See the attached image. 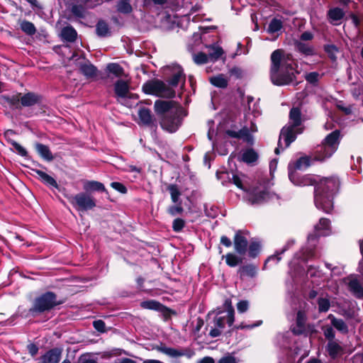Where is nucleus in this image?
Returning <instances> with one entry per match:
<instances>
[{"label": "nucleus", "instance_id": "dca6fc26", "mask_svg": "<svg viewBox=\"0 0 363 363\" xmlns=\"http://www.w3.org/2000/svg\"><path fill=\"white\" fill-rule=\"evenodd\" d=\"M235 250L240 255H244L247 248V240L241 231H238L234 237Z\"/></svg>", "mask_w": 363, "mask_h": 363}, {"label": "nucleus", "instance_id": "c756f323", "mask_svg": "<svg viewBox=\"0 0 363 363\" xmlns=\"http://www.w3.org/2000/svg\"><path fill=\"white\" fill-rule=\"evenodd\" d=\"M238 272L241 277H254L257 273V268L252 264H248L240 267Z\"/></svg>", "mask_w": 363, "mask_h": 363}, {"label": "nucleus", "instance_id": "f704fd0d", "mask_svg": "<svg viewBox=\"0 0 363 363\" xmlns=\"http://www.w3.org/2000/svg\"><path fill=\"white\" fill-rule=\"evenodd\" d=\"M80 70L87 77H93L96 74V67L90 63L82 65Z\"/></svg>", "mask_w": 363, "mask_h": 363}, {"label": "nucleus", "instance_id": "3c124183", "mask_svg": "<svg viewBox=\"0 0 363 363\" xmlns=\"http://www.w3.org/2000/svg\"><path fill=\"white\" fill-rule=\"evenodd\" d=\"M325 50L333 61L336 60L337 54L339 52L336 46L333 45H328L325 47Z\"/></svg>", "mask_w": 363, "mask_h": 363}, {"label": "nucleus", "instance_id": "5fc2aeb1", "mask_svg": "<svg viewBox=\"0 0 363 363\" xmlns=\"http://www.w3.org/2000/svg\"><path fill=\"white\" fill-rule=\"evenodd\" d=\"M325 337L330 341H333L335 337V332L332 327L325 326L323 328Z\"/></svg>", "mask_w": 363, "mask_h": 363}, {"label": "nucleus", "instance_id": "e2e57ef3", "mask_svg": "<svg viewBox=\"0 0 363 363\" xmlns=\"http://www.w3.org/2000/svg\"><path fill=\"white\" fill-rule=\"evenodd\" d=\"M313 256V250L311 248H310V249H307V250H304L302 252L301 259H303V262H306L308 260V259H309L310 257H312Z\"/></svg>", "mask_w": 363, "mask_h": 363}, {"label": "nucleus", "instance_id": "a19ab883", "mask_svg": "<svg viewBox=\"0 0 363 363\" xmlns=\"http://www.w3.org/2000/svg\"><path fill=\"white\" fill-rule=\"evenodd\" d=\"M168 190L169 191L172 202L174 203H181L179 201V196H181V192L177 186L174 184H171L168 186Z\"/></svg>", "mask_w": 363, "mask_h": 363}, {"label": "nucleus", "instance_id": "6e6552de", "mask_svg": "<svg viewBox=\"0 0 363 363\" xmlns=\"http://www.w3.org/2000/svg\"><path fill=\"white\" fill-rule=\"evenodd\" d=\"M245 197L250 203L255 205L261 204L277 196L269 192L264 186L259 185L247 191Z\"/></svg>", "mask_w": 363, "mask_h": 363}, {"label": "nucleus", "instance_id": "6e6d98bb", "mask_svg": "<svg viewBox=\"0 0 363 363\" xmlns=\"http://www.w3.org/2000/svg\"><path fill=\"white\" fill-rule=\"evenodd\" d=\"M111 186L121 194L127 192V188L122 183L114 182L111 184Z\"/></svg>", "mask_w": 363, "mask_h": 363}, {"label": "nucleus", "instance_id": "cd10ccee", "mask_svg": "<svg viewBox=\"0 0 363 363\" xmlns=\"http://www.w3.org/2000/svg\"><path fill=\"white\" fill-rule=\"evenodd\" d=\"M84 189L86 191H105L104 185L96 181H86L84 183Z\"/></svg>", "mask_w": 363, "mask_h": 363}, {"label": "nucleus", "instance_id": "09e8293b", "mask_svg": "<svg viewBox=\"0 0 363 363\" xmlns=\"http://www.w3.org/2000/svg\"><path fill=\"white\" fill-rule=\"evenodd\" d=\"M141 306L143 308L158 311L160 308L161 304L156 301H146L141 303Z\"/></svg>", "mask_w": 363, "mask_h": 363}, {"label": "nucleus", "instance_id": "864d4df0", "mask_svg": "<svg viewBox=\"0 0 363 363\" xmlns=\"http://www.w3.org/2000/svg\"><path fill=\"white\" fill-rule=\"evenodd\" d=\"M185 222L182 218H176L172 223V228L175 232L181 231L184 227Z\"/></svg>", "mask_w": 363, "mask_h": 363}, {"label": "nucleus", "instance_id": "ea45409f", "mask_svg": "<svg viewBox=\"0 0 363 363\" xmlns=\"http://www.w3.org/2000/svg\"><path fill=\"white\" fill-rule=\"evenodd\" d=\"M257 159V154L253 150H247L242 155V161L246 163H252Z\"/></svg>", "mask_w": 363, "mask_h": 363}, {"label": "nucleus", "instance_id": "20e7f679", "mask_svg": "<svg viewBox=\"0 0 363 363\" xmlns=\"http://www.w3.org/2000/svg\"><path fill=\"white\" fill-rule=\"evenodd\" d=\"M255 106H256L255 104L252 111H251V108L250 107L249 111L245 115L246 123L249 121L250 125L248 126V125L246 124L239 131L228 130L226 132L228 135L235 138L242 139L248 143H252L253 137L252 136L251 133H256L257 131V128L254 121L255 118L258 117L261 114L259 110Z\"/></svg>", "mask_w": 363, "mask_h": 363}, {"label": "nucleus", "instance_id": "13d9d810", "mask_svg": "<svg viewBox=\"0 0 363 363\" xmlns=\"http://www.w3.org/2000/svg\"><path fill=\"white\" fill-rule=\"evenodd\" d=\"M319 74L317 72H311L306 75V79L310 83H315L318 79Z\"/></svg>", "mask_w": 363, "mask_h": 363}, {"label": "nucleus", "instance_id": "58836bf2", "mask_svg": "<svg viewBox=\"0 0 363 363\" xmlns=\"http://www.w3.org/2000/svg\"><path fill=\"white\" fill-rule=\"evenodd\" d=\"M96 34L100 37H106L109 34V28L104 21H99L96 26Z\"/></svg>", "mask_w": 363, "mask_h": 363}, {"label": "nucleus", "instance_id": "393cba45", "mask_svg": "<svg viewBox=\"0 0 363 363\" xmlns=\"http://www.w3.org/2000/svg\"><path fill=\"white\" fill-rule=\"evenodd\" d=\"M61 38L67 42H74L77 36V31L72 26H66L61 31Z\"/></svg>", "mask_w": 363, "mask_h": 363}, {"label": "nucleus", "instance_id": "a18cd8bd", "mask_svg": "<svg viewBox=\"0 0 363 363\" xmlns=\"http://www.w3.org/2000/svg\"><path fill=\"white\" fill-rule=\"evenodd\" d=\"M311 165V159L308 157H300L294 164L296 169H306Z\"/></svg>", "mask_w": 363, "mask_h": 363}, {"label": "nucleus", "instance_id": "4468645a", "mask_svg": "<svg viewBox=\"0 0 363 363\" xmlns=\"http://www.w3.org/2000/svg\"><path fill=\"white\" fill-rule=\"evenodd\" d=\"M170 71L171 77L169 79V84L173 87L177 86L179 84L182 83V85L185 83V75L181 66L178 65H172L167 67Z\"/></svg>", "mask_w": 363, "mask_h": 363}, {"label": "nucleus", "instance_id": "0e129e2a", "mask_svg": "<svg viewBox=\"0 0 363 363\" xmlns=\"http://www.w3.org/2000/svg\"><path fill=\"white\" fill-rule=\"evenodd\" d=\"M262 322L261 320H259V321H257L254 325H245L243 323H241V324H240L239 325L237 326V328L238 329H245V328H247V329H252V328H255L256 326L260 325L262 324Z\"/></svg>", "mask_w": 363, "mask_h": 363}, {"label": "nucleus", "instance_id": "4d7b16f0", "mask_svg": "<svg viewBox=\"0 0 363 363\" xmlns=\"http://www.w3.org/2000/svg\"><path fill=\"white\" fill-rule=\"evenodd\" d=\"M249 307V303L247 301H240L237 304L238 311L242 313L247 311Z\"/></svg>", "mask_w": 363, "mask_h": 363}, {"label": "nucleus", "instance_id": "8fccbe9b", "mask_svg": "<svg viewBox=\"0 0 363 363\" xmlns=\"http://www.w3.org/2000/svg\"><path fill=\"white\" fill-rule=\"evenodd\" d=\"M318 305L319 312H327L330 306V301L326 298H319Z\"/></svg>", "mask_w": 363, "mask_h": 363}, {"label": "nucleus", "instance_id": "f3484780", "mask_svg": "<svg viewBox=\"0 0 363 363\" xmlns=\"http://www.w3.org/2000/svg\"><path fill=\"white\" fill-rule=\"evenodd\" d=\"M350 291L358 298H363V284L356 277L349 278Z\"/></svg>", "mask_w": 363, "mask_h": 363}, {"label": "nucleus", "instance_id": "7c9ffc66", "mask_svg": "<svg viewBox=\"0 0 363 363\" xmlns=\"http://www.w3.org/2000/svg\"><path fill=\"white\" fill-rule=\"evenodd\" d=\"M106 70L116 77L125 76L123 68L117 63H109L106 66Z\"/></svg>", "mask_w": 363, "mask_h": 363}, {"label": "nucleus", "instance_id": "9b49d317", "mask_svg": "<svg viewBox=\"0 0 363 363\" xmlns=\"http://www.w3.org/2000/svg\"><path fill=\"white\" fill-rule=\"evenodd\" d=\"M332 233L330 228V221L328 218H320L318 223L314 226L313 233L309 234L308 242L311 246H313V243L316 238L320 236H327Z\"/></svg>", "mask_w": 363, "mask_h": 363}, {"label": "nucleus", "instance_id": "f8f14e48", "mask_svg": "<svg viewBox=\"0 0 363 363\" xmlns=\"http://www.w3.org/2000/svg\"><path fill=\"white\" fill-rule=\"evenodd\" d=\"M225 307L227 308L226 314L223 315V313H218L214 319V326L223 329L225 323L231 326L234 323V309L231 305L230 300H226L224 303Z\"/></svg>", "mask_w": 363, "mask_h": 363}, {"label": "nucleus", "instance_id": "39448f33", "mask_svg": "<svg viewBox=\"0 0 363 363\" xmlns=\"http://www.w3.org/2000/svg\"><path fill=\"white\" fill-rule=\"evenodd\" d=\"M340 132L335 130L330 133L315 150L314 160L324 161L330 157L337 150L339 145Z\"/></svg>", "mask_w": 363, "mask_h": 363}, {"label": "nucleus", "instance_id": "79ce46f5", "mask_svg": "<svg viewBox=\"0 0 363 363\" xmlns=\"http://www.w3.org/2000/svg\"><path fill=\"white\" fill-rule=\"evenodd\" d=\"M117 9L123 13H129L132 11V6L130 0H119L117 5Z\"/></svg>", "mask_w": 363, "mask_h": 363}, {"label": "nucleus", "instance_id": "bb28decb", "mask_svg": "<svg viewBox=\"0 0 363 363\" xmlns=\"http://www.w3.org/2000/svg\"><path fill=\"white\" fill-rule=\"evenodd\" d=\"M35 149L38 153L44 160L47 161H51L53 160L52 152H50L49 147L47 145H45L41 143H37L35 145Z\"/></svg>", "mask_w": 363, "mask_h": 363}, {"label": "nucleus", "instance_id": "6ab92c4d", "mask_svg": "<svg viewBox=\"0 0 363 363\" xmlns=\"http://www.w3.org/2000/svg\"><path fill=\"white\" fill-rule=\"evenodd\" d=\"M328 16L331 23L337 25L338 22L343 18L345 12L342 9L335 7L328 11Z\"/></svg>", "mask_w": 363, "mask_h": 363}, {"label": "nucleus", "instance_id": "72a5a7b5", "mask_svg": "<svg viewBox=\"0 0 363 363\" xmlns=\"http://www.w3.org/2000/svg\"><path fill=\"white\" fill-rule=\"evenodd\" d=\"M211 83L219 88H225L228 86V79L223 74H218L210 78Z\"/></svg>", "mask_w": 363, "mask_h": 363}, {"label": "nucleus", "instance_id": "c03bdc74", "mask_svg": "<svg viewBox=\"0 0 363 363\" xmlns=\"http://www.w3.org/2000/svg\"><path fill=\"white\" fill-rule=\"evenodd\" d=\"M281 28V21L277 18H273L269 24L267 31L270 33H274L279 31Z\"/></svg>", "mask_w": 363, "mask_h": 363}, {"label": "nucleus", "instance_id": "7ed1b4c3", "mask_svg": "<svg viewBox=\"0 0 363 363\" xmlns=\"http://www.w3.org/2000/svg\"><path fill=\"white\" fill-rule=\"evenodd\" d=\"M301 125V113L298 108H293L289 113V121L281 129L278 143V147L275 149V153H279V149L284 150L288 147L294 142L298 134L303 132Z\"/></svg>", "mask_w": 363, "mask_h": 363}, {"label": "nucleus", "instance_id": "bf43d9fd", "mask_svg": "<svg viewBox=\"0 0 363 363\" xmlns=\"http://www.w3.org/2000/svg\"><path fill=\"white\" fill-rule=\"evenodd\" d=\"M94 328L99 332L105 331V323L101 320H95L93 323Z\"/></svg>", "mask_w": 363, "mask_h": 363}, {"label": "nucleus", "instance_id": "de8ad7c7", "mask_svg": "<svg viewBox=\"0 0 363 363\" xmlns=\"http://www.w3.org/2000/svg\"><path fill=\"white\" fill-rule=\"evenodd\" d=\"M261 245L259 242L252 241L249 246V255L255 257L260 251Z\"/></svg>", "mask_w": 363, "mask_h": 363}, {"label": "nucleus", "instance_id": "aec40b11", "mask_svg": "<svg viewBox=\"0 0 363 363\" xmlns=\"http://www.w3.org/2000/svg\"><path fill=\"white\" fill-rule=\"evenodd\" d=\"M14 134V132L11 130H8L5 132L4 135L7 140L11 143V145L15 148L16 151L23 157H26L27 155L26 150L21 146L20 144L16 143V141L11 139V136Z\"/></svg>", "mask_w": 363, "mask_h": 363}, {"label": "nucleus", "instance_id": "69168bd1", "mask_svg": "<svg viewBox=\"0 0 363 363\" xmlns=\"http://www.w3.org/2000/svg\"><path fill=\"white\" fill-rule=\"evenodd\" d=\"M28 352L31 354V356H35L38 352V347L34 344H29L27 346Z\"/></svg>", "mask_w": 363, "mask_h": 363}, {"label": "nucleus", "instance_id": "774afa93", "mask_svg": "<svg viewBox=\"0 0 363 363\" xmlns=\"http://www.w3.org/2000/svg\"><path fill=\"white\" fill-rule=\"evenodd\" d=\"M221 331L222 330L216 327L214 328H212L210 332H209V334L212 337H216L218 336H219L220 334H221Z\"/></svg>", "mask_w": 363, "mask_h": 363}, {"label": "nucleus", "instance_id": "4c0bfd02", "mask_svg": "<svg viewBox=\"0 0 363 363\" xmlns=\"http://www.w3.org/2000/svg\"><path fill=\"white\" fill-rule=\"evenodd\" d=\"M21 29L27 35H33L36 32L34 24L27 21H23L20 24Z\"/></svg>", "mask_w": 363, "mask_h": 363}, {"label": "nucleus", "instance_id": "2f4dec72", "mask_svg": "<svg viewBox=\"0 0 363 363\" xmlns=\"http://www.w3.org/2000/svg\"><path fill=\"white\" fill-rule=\"evenodd\" d=\"M306 321V315L302 311H298L296 316V328L293 329L295 334H301L304 330V325Z\"/></svg>", "mask_w": 363, "mask_h": 363}, {"label": "nucleus", "instance_id": "2eb2a0df", "mask_svg": "<svg viewBox=\"0 0 363 363\" xmlns=\"http://www.w3.org/2000/svg\"><path fill=\"white\" fill-rule=\"evenodd\" d=\"M177 106L176 103L172 101H165L162 100H157L154 105L155 111L157 114H164L165 113L167 114L172 111H174Z\"/></svg>", "mask_w": 363, "mask_h": 363}, {"label": "nucleus", "instance_id": "c9c22d12", "mask_svg": "<svg viewBox=\"0 0 363 363\" xmlns=\"http://www.w3.org/2000/svg\"><path fill=\"white\" fill-rule=\"evenodd\" d=\"M342 351V347L335 341H329L328 352L333 358L336 357Z\"/></svg>", "mask_w": 363, "mask_h": 363}, {"label": "nucleus", "instance_id": "a878e982", "mask_svg": "<svg viewBox=\"0 0 363 363\" xmlns=\"http://www.w3.org/2000/svg\"><path fill=\"white\" fill-rule=\"evenodd\" d=\"M295 46L299 52L305 55H313L315 53L313 47L309 43H303L300 40L296 42Z\"/></svg>", "mask_w": 363, "mask_h": 363}, {"label": "nucleus", "instance_id": "ddd939ff", "mask_svg": "<svg viewBox=\"0 0 363 363\" xmlns=\"http://www.w3.org/2000/svg\"><path fill=\"white\" fill-rule=\"evenodd\" d=\"M115 96L120 103L124 104L128 98H133L134 94L130 92V85L128 81L117 80L113 86Z\"/></svg>", "mask_w": 363, "mask_h": 363}, {"label": "nucleus", "instance_id": "0eeeda50", "mask_svg": "<svg viewBox=\"0 0 363 363\" xmlns=\"http://www.w3.org/2000/svg\"><path fill=\"white\" fill-rule=\"evenodd\" d=\"M143 90L145 94L160 97L172 98L175 95V91L172 87L169 86L160 80H152L146 82L143 86Z\"/></svg>", "mask_w": 363, "mask_h": 363}, {"label": "nucleus", "instance_id": "412c9836", "mask_svg": "<svg viewBox=\"0 0 363 363\" xmlns=\"http://www.w3.org/2000/svg\"><path fill=\"white\" fill-rule=\"evenodd\" d=\"M33 171L38 175L40 181L43 182L45 184L52 186L54 188L58 187L57 182L51 176L39 169H35Z\"/></svg>", "mask_w": 363, "mask_h": 363}, {"label": "nucleus", "instance_id": "423d86ee", "mask_svg": "<svg viewBox=\"0 0 363 363\" xmlns=\"http://www.w3.org/2000/svg\"><path fill=\"white\" fill-rule=\"evenodd\" d=\"M186 115L184 110L181 106H177L174 111L166 114L160 122L161 127L169 132H176L182 125V118Z\"/></svg>", "mask_w": 363, "mask_h": 363}, {"label": "nucleus", "instance_id": "c85d7f7f", "mask_svg": "<svg viewBox=\"0 0 363 363\" xmlns=\"http://www.w3.org/2000/svg\"><path fill=\"white\" fill-rule=\"evenodd\" d=\"M208 60L215 62L218 60L223 54V49L216 45H210L208 47Z\"/></svg>", "mask_w": 363, "mask_h": 363}, {"label": "nucleus", "instance_id": "4be33fe9", "mask_svg": "<svg viewBox=\"0 0 363 363\" xmlns=\"http://www.w3.org/2000/svg\"><path fill=\"white\" fill-rule=\"evenodd\" d=\"M328 318L330 320L332 325L342 333L346 334L348 332V327L342 319L336 318L333 314H329Z\"/></svg>", "mask_w": 363, "mask_h": 363}, {"label": "nucleus", "instance_id": "a211bd4d", "mask_svg": "<svg viewBox=\"0 0 363 363\" xmlns=\"http://www.w3.org/2000/svg\"><path fill=\"white\" fill-rule=\"evenodd\" d=\"M61 352L58 350H51L42 357V363H58Z\"/></svg>", "mask_w": 363, "mask_h": 363}, {"label": "nucleus", "instance_id": "f257e3e1", "mask_svg": "<svg viewBox=\"0 0 363 363\" xmlns=\"http://www.w3.org/2000/svg\"><path fill=\"white\" fill-rule=\"evenodd\" d=\"M289 178L296 186L315 185L314 202L315 206L325 213H330L333 208V195L337 190L340 183L336 177L320 179L318 175L306 174L301 176L300 181L296 180V172L289 165Z\"/></svg>", "mask_w": 363, "mask_h": 363}, {"label": "nucleus", "instance_id": "f03ea898", "mask_svg": "<svg viewBox=\"0 0 363 363\" xmlns=\"http://www.w3.org/2000/svg\"><path fill=\"white\" fill-rule=\"evenodd\" d=\"M271 62L270 78L274 84L287 85L295 79L297 65L291 54L276 50L271 55Z\"/></svg>", "mask_w": 363, "mask_h": 363}, {"label": "nucleus", "instance_id": "49530a36", "mask_svg": "<svg viewBox=\"0 0 363 363\" xmlns=\"http://www.w3.org/2000/svg\"><path fill=\"white\" fill-rule=\"evenodd\" d=\"M192 58L194 62L199 65H203L208 61V55L201 52L194 53L192 55Z\"/></svg>", "mask_w": 363, "mask_h": 363}, {"label": "nucleus", "instance_id": "e433bc0d", "mask_svg": "<svg viewBox=\"0 0 363 363\" xmlns=\"http://www.w3.org/2000/svg\"><path fill=\"white\" fill-rule=\"evenodd\" d=\"M86 9L88 8L79 1L76 4L72 6L71 11L77 17H84Z\"/></svg>", "mask_w": 363, "mask_h": 363}, {"label": "nucleus", "instance_id": "338daca9", "mask_svg": "<svg viewBox=\"0 0 363 363\" xmlns=\"http://www.w3.org/2000/svg\"><path fill=\"white\" fill-rule=\"evenodd\" d=\"M218 363H236L235 357L226 356L221 358Z\"/></svg>", "mask_w": 363, "mask_h": 363}, {"label": "nucleus", "instance_id": "37998d69", "mask_svg": "<svg viewBox=\"0 0 363 363\" xmlns=\"http://www.w3.org/2000/svg\"><path fill=\"white\" fill-rule=\"evenodd\" d=\"M141 122L144 124H150L152 121V115L150 111L147 108H142L138 113Z\"/></svg>", "mask_w": 363, "mask_h": 363}, {"label": "nucleus", "instance_id": "680f3d73", "mask_svg": "<svg viewBox=\"0 0 363 363\" xmlns=\"http://www.w3.org/2000/svg\"><path fill=\"white\" fill-rule=\"evenodd\" d=\"M229 72L230 75L235 77L237 79L240 78L242 75V71L241 69L236 67L230 69Z\"/></svg>", "mask_w": 363, "mask_h": 363}, {"label": "nucleus", "instance_id": "1a4fd4ad", "mask_svg": "<svg viewBox=\"0 0 363 363\" xmlns=\"http://www.w3.org/2000/svg\"><path fill=\"white\" fill-rule=\"evenodd\" d=\"M58 303L55 294L52 292H47L35 299L33 306L30 309V311L31 313H43L52 309Z\"/></svg>", "mask_w": 363, "mask_h": 363}, {"label": "nucleus", "instance_id": "603ef678", "mask_svg": "<svg viewBox=\"0 0 363 363\" xmlns=\"http://www.w3.org/2000/svg\"><path fill=\"white\" fill-rule=\"evenodd\" d=\"M167 211L170 215L174 216L178 214H181L183 212L184 209L182 206V203H176L175 206L169 207Z\"/></svg>", "mask_w": 363, "mask_h": 363}, {"label": "nucleus", "instance_id": "052dcab7", "mask_svg": "<svg viewBox=\"0 0 363 363\" xmlns=\"http://www.w3.org/2000/svg\"><path fill=\"white\" fill-rule=\"evenodd\" d=\"M307 274L311 277H320V272L318 269L313 267V266H310L309 268L308 269Z\"/></svg>", "mask_w": 363, "mask_h": 363}, {"label": "nucleus", "instance_id": "b1692460", "mask_svg": "<svg viewBox=\"0 0 363 363\" xmlns=\"http://www.w3.org/2000/svg\"><path fill=\"white\" fill-rule=\"evenodd\" d=\"M40 101V96L34 93H28L21 98V103L23 106H31Z\"/></svg>", "mask_w": 363, "mask_h": 363}, {"label": "nucleus", "instance_id": "5701e85b", "mask_svg": "<svg viewBox=\"0 0 363 363\" xmlns=\"http://www.w3.org/2000/svg\"><path fill=\"white\" fill-rule=\"evenodd\" d=\"M157 351L171 357H178L184 356L185 354L184 352L181 350L166 347L164 345L158 346L157 347Z\"/></svg>", "mask_w": 363, "mask_h": 363}, {"label": "nucleus", "instance_id": "473e14b6", "mask_svg": "<svg viewBox=\"0 0 363 363\" xmlns=\"http://www.w3.org/2000/svg\"><path fill=\"white\" fill-rule=\"evenodd\" d=\"M222 258L225 259L226 264L230 267H235L242 262V258L233 253H228L225 255H223Z\"/></svg>", "mask_w": 363, "mask_h": 363}, {"label": "nucleus", "instance_id": "9d476101", "mask_svg": "<svg viewBox=\"0 0 363 363\" xmlns=\"http://www.w3.org/2000/svg\"><path fill=\"white\" fill-rule=\"evenodd\" d=\"M67 198L69 203L79 211L91 210L96 206L94 199L85 193H79L74 196H67Z\"/></svg>", "mask_w": 363, "mask_h": 363}]
</instances>
